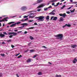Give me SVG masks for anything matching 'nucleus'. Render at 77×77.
I'll list each match as a JSON object with an SVG mask.
<instances>
[{
  "mask_svg": "<svg viewBox=\"0 0 77 77\" xmlns=\"http://www.w3.org/2000/svg\"><path fill=\"white\" fill-rule=\"evenodd\" d=\"M55 37H57V39H60L62 40L63 38V34H60L55 35Z\"/></svg>",
  "mask_w": 77,
  "mask_h": 77,
  "instance_id": "f257e3e1",
  "label": "nucleus"
},
{
  "mask_svg": "<svg viewBox=\"0 0 77 77\" xmlns=\"http://www.w3.org/2000/svg\"><path fill=\"white\" fill-rule=\"evenodd\" d=\"M45 18V17L44 16H39V19L40 20H41L40 21H42L44 20V18Z\"/></svg>",
  "mask_w": 77,
  "mask_h": 77,
  "instance_id": "f03ea898",
  "label": "nucleus"
},
{
  "mask_svg": "<svg viewBox=\"0 0 77 77\" xmlns=\"http://www.w3.org/2000/svg\"><path fill=\"white\" fill-rule=\"evenodd\" d=\"M57 19V17H54V16H52L51 18V20H52L56 21Z\"/></svg>",
  "mask_w": 77,
  "mask_h": 77,
  "instance_id": "7ed1b4c3",
  "label": "nucleus"
},
{
  "mask_svg": "<svg viewBox=\"0 0 77 77\" xmlns=\"http://www.w3.org/2000/svg\"><path fill=\"white\" fill-rule=\"evenodd\" d=\"M45 6V4H42L38 6L37 8L39 9V8H42V7H44V6Z\"/></svg>",
  "mask_w": 77,
  "mask_h": 77,
  "instance_id": "20e7f679",
  "label": "nucleus"
},
{
  "mask_svg": "<svg viewBox=\"0 0 77 77\" xmlns=\"http://www.w3.org/2000/svg\"><path fill=\"white\" fill-rule=\"evenodd\" d=\"M27 9V7L25 6H23L21 8V9L22 10V11H26Z\"/></svg>",
  "mask_w": 77,
  "mask_h": 77,
  "instance_id": "39448f33",
  "label": "nucleus"
},
{
  "mask_svg": "<svg viewBox=\"0 0 77 77\" xmlns=\"http://www.w3.org/2000/svg\"><path fill=\"white\" fill-rule=\"evenodd\" d=\"M71 27V25L66 24L65 25L63 26H62V27L63 28H65V27Z\"/></svg>",
  "mask_w": 77,
  "mask_h": 77,
  "instance_id": "423d86ee",
  "label": "nucleus"
},
{
  "mask_svg": "<svg viewBox=\"0 0 77 77\" xmlns=\"http://www.w3.org/2000/svg\"><path fill=\"white\" fill-rule=\"evenodd\" d=\"M59 15H60V17H63L64 18H65V16H66V14H59Z\"/></svg>",
  "mask_w": 77,
  "mask_h": 77,
  "instance_id": "0eeeda50",
  "label": "nucleus"
},
{
  "mask_svg": "<svg viewBox=\"0 0 77 77\" xmlns=\"http://www.w3.org/2000/svg\"><path fill=\"white\" fill-rule=\"evenodd\" d=\"M0 37L1 38H4V37H5V35L2 34V33H0Z\"/></svg>",
  "mask_w": 77,
  "mask_h": 77,
  "instance_id": "6e6552de",
  "label": "nucleus"
},
{
  "mask_svg": "<svg viewBox=\"0 0 77 77\" xmlns=\"http://www.w3.org/2000/svg\"><path fill=\"white\" fill-rule=\"evenodd\" d=\"M76 61H77V59L75 58L72 60V62L73 63H76Z\"/></svg>",
  "mask_w": 77,
  "mask_h": 77,
  "instance_id": "1a4fd4ad",
  "label": "nucleus"
},
{
  "mask_svg": "<svg viewBox=\"0 0 77 77\" xmlns=\"http://www.w3.org/2000/svg\"><path fill=\"white\" fill-rule=\"evenodd\" d=\"M21 25H22L23 26L22 27V28H23V27H24V26H27V24L26 23H22L21 24Z\"/></svg>",
  "mask_w": 77,
  "mask_h": 77,
  "instance_id": "9d476101",
  "label": "nucleus"
},
{
  "mask_svg": "<svg viewBox=\"0 0 77 77\" xmlns=\"http://www.w3.org/2000/svg\"><path fill=\"white\" fill-rule=\"evenodd\" d=\"M49 15H55V13H54L53 11H52L51 12L49 13Z\"/></svg>",
  "mask_w": 77,
  "mask_h": 77,
  "instance_id": "9b49d317",
  "label": "nucleus"
},
{
  "mask_svg": "<svg viewBox=\"0 0 77 77\" xmlns=\"http://www.w3.org/2000/svg\"><path fill=\"white\" fill-rule=\"evenodd\" d=\"M26 62H27V63H29L30 62H31V59L30 58L28 59V60H26Z\"/></svg>",
  "mask_w": 77,
  "mask_h": 77,
  "instance_id": "f8f14e48",
  "label": "nucleus"
},
{
  "mask_svg": "<svg viewBox=\"0 0 77 77\" xmlns=\"http://www.w3.org/2000/svg\"><path fill=\"white\" fill-rule=\"evenodd\" d=\"M17 24V23H15L14 24H12L10 26V27H14V26H15V25Z\"/></svg>",
  "mask_w": 77,
  "mask_h": 77,
  "instance_id": "ddd939ff",
  "label": "nucleus"
},
{
  "mask_svg": "<svg viewBox=\"0 0 77 77\" xmlns=\"http://www.w3.org/2000/svg\"><path fill=\"white\" fill-rule=\"evenodd\" d=\"M72 47L73 48H75V47H77V45H73L72 46Z\"/></svg>",
  "mask_w": 77,
  "mask_h": 77,
  "instance_id": "4468645a",
  "label": "nucleus"
},
{
  "mask_svg": "<svg viewBox=\"0 0 77 77\" xmlns=\"http://www.w3.org/2000/svg\"><path fill=\"white\" fill-rule=\"evenodd\" d=\"M42 2V0H38L37 1V3H41Z\"/></svg>",
  "mask_w": 77,
  "mask_h": 77,
  "instance_id": "2eb2a0df",
  "label": "nucleus"
},
{
  "mask_svg": "<svg viewBox=\"0 0 77 77\" xmlns=\"http://www.w3.org/2000/svg\"><path fill=\"white\" fill-rule=\"evenodd\" d=\"M45 18L47 20H48L49 19L50 17L49 16H47V17H46Z\"/></svg>",
  "mask_w": 77,
  "mask_h": 77,
  "instance_id": "dca6fc26",
  "label": "nucleus"
},
{
  "mask_svg": "<svg viewBox=\"0 0 77 77\" xmlns=\"http://www.w3.org/2000/svg\"><path fill=\"white\" fill-rule=\"evenodd\" d=\"M12 34L13 35V36H15L17 35V33L15 32H13Z\"/></svg>",
  "mask_w": 77,
  "mask_h": 77,
  "instance_id": "f3484780",
  "label": "nucleus"
},
{
  "mask_svg": "<svg viewBox=\"0 0 77 77\" xmlns=\"http://www.w3.org/2000/svg\"><path fill=\"white\" fill-rule=\"evenodd\" d=\"M63 18L62 17H61L60 18V21H63Z\"/></svg>",
  "mask_w": 77,
  "mask_h": 77,
  "instance_id": "a211bd4d",
  "label": "nucleus"
},
{
  "mask_svg": "<svg viewBox=\"0 0 77 77\" xmlns=\"http://www.w3.org/2000/svg\"><path fill=\"white\" fill-rule=\"evenodd\" d=\"M30 53H33V52H35V50H30Z\"/></svg>",
  "mask_w": 77,
  "mask_h": 77,
  "instance_id": "6ab92c4d",
  "label": "nucleus"
},
{
  "mask_svg": "<svg viewBox=\"0 0 77 77\" xmlns=\"http://www.w3.org/2000/svg\"><path fill=\"white\" fill-rule=\"evenodd\" d=\"M29 18H33L34 16H29Z\"/></svg>",
  "mask_w": 77,
  "mask_h": 77,
  "instance_id": "aec40b11",
  "label": "nucleus"
},
{
  "mask_svg": "<svg viewBox=\"0 0 77 77\" xmlns=\"http://www.w3.org/2000/svg\"><path fill=\"white\" fill-rule=\"evenodd\" d=\"M38 74L39 75H42V72H39L38 73Z\"/></svg>",
  "mask_w": 77,
  "mask_h": 77,
  "instance_id": "412c9836",
  "label": "nucleus"
},
{
  "mask_svg": "<svg viewBox=\"0 0 77 77\" xmlns=\"http://www.w3.org/2000/svg\"><path fill=\"white\" fill-rule=\"evenodd\" d=\"M61 77V75H56V77Z\"/></svg>",
  "mask_w": 77,
  "mask_h": 77,
  "instance_id": "4be33fe9",
  "label": "nucleus"
},
{
  "mask_svg": "<svg viewBox=\"0 0 77 77\" xmlns=\"http://www.w3.org/2000/svg\"><path fill=\"white\" fill-rule=\"evenodd\" d=\"M7 42H12V40H7Z\"/></svg>",
  "mask_w": 77,
  "mask_h": 77,
  "instance_id": "5701e85b",
  "label": "nucleus"
},
{
  "mask_svg": "<svg viewBox=\"0 0 77 77\" xmlns=\"http://www.w3.org/2000/svg\"><path fill=\"white\" fill-rule=\"evenodd\" d=\"M65 7V5H63L62 7L61 8V9H63Z\"/></svg>",
  "mask_w": 77,
  "mask_h": 77,
  "instance_id": "b1692460",
  "label": "nucleus"
},
{
  "mask_svg": "<svg viewBox=\"0 0 77 77\" xmlns=\"http://www.w3.org/2000/svg\"><path fill=\"white\" fill-rule=\"evenodd\" d=\"M30 39H31V40H32V39H34L33 37H32V36H30Z\"/></svg>",
  "mask_w": 77,
  "mask_h": 77,
  "instance_id": "393cba45",
  "label": "nucleus"
},
{
  "mask_svg": "<svg viewBox=\"0 0 77 77\" xmlns=\"http://www.w3.org/2000/svg\"><path fill=\"white\" fill-rule=\"evenodd\" d=\"M48 8H45L44 9V10L45 11H47V10H48Z\"/></svg>",
  "mask_w": 77,
  "mask_h": 77,
  "instance_id": "a878e982",
  "label": "nucleus"
},
{
  "mask_svg": "<svg viewBox=\"0 0 77 77\" xmlns=\"http://www.w3.org/2000/svg\"><path fill=\"white\" fill-rule=\"evenodd\" d=\"M1 56H2V57H4V56H5V54H1Z\"/></svg>",
  "mask_w": 77,
  "mask_h": 77,
  "instance_id": "bb28decb",
  "label": "nucleus"
},
{
  "mask_svg": "<svg viewBox=\"0 0 77 77\" xmlns=\"http://www.w3.org/2000/svg\"><path fill=\"white\" fill-rule=\"evenodd\" d=\"M20 23H21V22H17V23H16V24H20Z\"/></svg>",
  "mask_w": 77,
  "mask_h": 77,
  "instance_id": "cd10ccee",
  "label": "nucleus"
},
{
  "mask_svg": "<svg viewBox=\"0 0 77 77\" xmlns=\"http://www.w3.org/2000/svg\"><path fill=\"white\" fill-rule=\"evenodd\" d=\"M22 57V55H20L19 56L17 57L18 58H20Z\"/></svg>",
  "mask_w": 77,
  "mask_h": 77,
  "instance_id": "c85d7f7f",
  "label": "nucleus"
},
{
  "mask_svg": "<svg viewBox=\"0 0 77 77\" xmlns=\"http://www.w3.org/2000/svg\"><path fill=\"white\" fill-rule=\"evenodd\" d=\"M8 34V35H12L13 32H9Z\"/></svg>",
  "mask_w": 77,
  "mask_h": 77,
  "instance_id": "c756f323",
  "label": "nucleus"
},
{
  "mask_svg": "<svg viewBox=\"0 0 77 77\" xmlns=\"http://www.w3.org/2000/svg\"><path fill=\"white\" fill-rule=\"evenodd\" d=\"M15 23V22H10L9 23V24H12V23Z\"/></svg>",
  "mask_w": 77,
  "mask_h": 77,
  "instance_id": "7c9ffc66",
  "label": "nucleus"
},
{
  "mask_svg": "<svg viewBox=\"0 0 77 77\" xmlns=\"http://www.w3.org/2000/svg\"><path fill=\"white\" fill-rule=\"evenodd\" d=\"M77 3V2H72V4H76Z\"/></svg>",
  "mask_w": 77,
  "mask_h": 77,
  "instance_id": "2f4dec72",
  "label": "nucleus"
},
{
  "mask_svg": "<svg viewBox=\"0 0 77 77\" xmlns=\"http://www.w3.org/2000/svg\"><path fill=\"white\" fill-rule=\"evenodd\" d=\"M34 29V27H31L29 28H28V29Z\"/></svg>",
  "mask_w": 77,
  "mask_h": 77,
  "instance_id": "473e14b6",
  "label": "nucleus"
},
{
  "mask_svg": "<svg viewBox=\"0 0 77 77\" xmlns=\"http://www.w3.org/2000/svg\"><path fill=\"white\" fill-rule=\"evenodd\" d=\"M13 36V35H10L9 36V38H12V37Z\"/></svg>",
  "mask_w": 77,
  "mask_h": 77,
  "instance_id": "72a5a7b5",
  "label": "nucleus"
},
{
  "mask_svg": "<svg viewBox=\"0 0 77 77\" xmlns=\"http://www.w3.org/2000/svg\"><path fill=\"white\" fill-rule=\"evenodd\" d=\"M3 33L4 34H5V35H8V33H6V32H3Z\"/></svg>",
  "mask_w": 77,
  "mask_h": 77,
  "instance_id": "f704fd0d",
  "label": "nucleus"
},
{
  "mask_svg": "<svg viewBox=\"0 0 77 77\" xmlns=\"http://www.w3.org/2000/svg\"><path fill=\"white\" fill-rule=\"evenodd\" d=\"M27 17H28V16H24L23 17V18H27Z\"/></svg>",
  "mask_w": 77,
  "mask_h": 77,
  "instance_id": "c9c22d12",
  "label": "nucleus"
},
{
  "mask_svg": "<svg viewBox=\"0 0 77 77\" xmlns=\"http://www.w3.org/2000/svg\"><path fill=\"white\" fill-rule=\"evenodd\" d=\"M36 18L38 20H40V19H39V17H36Z\"/></svg>",
  "mask_w": 77,
  "mask_h": 77,
  "instance_id": "e433bc0d",
  "label": "nucleus"
},
{
  "mask_svg": "<svg viewBox=\"0 0 77 77\" xmlns=\"http://www.w3.org/2000/svg\"><path fill=\"white\" fill-rule=\"evenodd\" d=\"M42 48H47V47H45V46H42Z\"/></svg>",
  "mask_w": 77,
  "mask_h": 77,
  "instance_id": "4c0bfd02",
  "label": "nucleus"
},
{
  "mask_svg": "<svg viewBox=\"0 0 77 77\" xmlns=\"http://www.w3.org/2000/svg\"><path fill=\"white\" fill-rule=\"evenodd\" d=\"M49 2L50 3H54V2H53V0H51L50 1H49Z\"/></svg>",
  "mask_w": 77,
  "mask_h": 77,
  "instance_id": "58836bf2",
  "label": "nucleus"
},
{
  "mask_svg": "<svg viewBox=\"0 0 77 77\" xmlns=\"http://www.w3.org/2000/svg\"><path fill=\"white\" fill-rule=\"evenodd\" d=\"M37 56H38V55L36 54L35 55H34L33 57V58H35V57H36Z\"/></svg>",
  "mask_w": 77,
  "mask_h": 77,
  "instance_id": "ea45409f",
  "label": "nucleus"
},
{
  "mask_svg": "<svg viewBox=\"0 0 77 77\" xmlns=\"http://www.w3.org/2000/svg\"><path fill=\"white\" fill-rule=\"evenodd\" d=\"M32 21H33V20H30L29 21V22H32Z\"/></svg>",
  "mask_w": 77,
  "mask_h": 77,
  "instance_id": "a19ab883",
  "label": "nucleus"
},
{
  "mask_svg": "<svg viewBox=\"0 0 77 77\" xmlns=\"http://www.w3.org/2000/svg\"><path fill=\"white\" fill-rule=\"evenodd\" d=\"M52 8V6H49L48 7V9H50V8Z\"/></svg>",
  "mask_w": 77,
  "mask_h": 77,
  "instance_id": "79ce46f5",
  "label": "nucleus"
},
{
  "mask_svg": "<svg viewBox=\"0 0 77 77\" xmlns=\"http://www.w3.org/2000/svg\"><path fill=\"white\" fill-rule=\"evenodd\" d=\"M57 0H53L54 3H55V2H56V1H57Z\"/></svg>",
  "mask_w": 77,
  "mask_h": 77,
  "instance_id": "37998d69",
  "label": "nucleus"
},
{
  "mask_svg": "<svg viewBox=\"0 0 77 77\" xmlns=\"http://www.w3.org/2000/svg\"><path fill=\"white\" fill-rule=\"evenodd\" d=\"M41 9H38L37 10V11H38V12H39L40 11H41Z\"/></svg>",
  "mask_w": 77,
  "mask_h": 77,
  "instance_id": "c03bdc74",
  "label": "nucleus"
},
{
  "mask_svg": "<svg viewBox=\"0 0 77 77\" xmlns=\"http://www.w3.org/2000/svg\"><path fill=\"white\" fill-rule=\"evenodd\" d=\"M27 32L25 31L24 33V34H27Z\"/></svg>",
  "mask_w": 77,
  "mask_h": 77,
  "instance_id": "a18cd8bd",
  "label": "nucleus"
},
{
  "mask_svg": "<svg viewBox=\"0 0 77 77\" xmlns=\"http://www.w3.org/2000/svg\"><path fill=\"white\" fill-rule=\"evenodd\" d=\"M20 53H19V54H17L16 55V56H18V55H19V54H20Z\"/></svg>",
  "mask_w": 77,
  "mask_h": 77,
  "instance_id": "49530a36",
  "label": "nucleus"
},
{
  "mask_svg": "<svg viewBox=\"0 0 77 77\" xmlns=\"http://www.w3.org/2000/svg\"><path fill=\"white\" fill-rule=\"evenodd\" d=\"M67 14H70V12L69 11H67L66 12Z\"/></svg>",
  "mask_w": 77,
  "mask_h": 77,
  "instance_id": "de8ad7c7",
  "label": "nucleus"
},
{
  "mask_svg": "<svg viewBox=\"0 0 77 77\" xmlns=\"http://www.w3.org/2000/svg\"><path fill=\"white\" fill-rule=\"evenodd\" d=\"M11 47H12V48H14V47H15V46L14 45H11Z\"/></svg>",
  "mask_w": 77,
  "mask_h": 77,
  "instance_id": "09e8293b",
  "label": "nucleus"
},
{
  "mask_svg": "<svg viewBox=\"0 0 77 77\" xmlns=\"http://www.w3.org/2000/svg\"><path fill=\"white\" fill-rule=\"evenodd\" d=\"M34 25H38V24L36 23H34Z\"/></svg>",
  "mask_w": 77,
  "mask_h": 77,
  "instance_id": "8fccbe9b",
  "label": "nucleus"
},
{
  "mask_svg": "<svg viewBox=\"0 0 77 77\" xmlns=\"http://www.w3.org/2000/svg\"><path fill=\"white\" fill-rule=\"evenodd\" d=\"M56 9H54V10L52 11V12H56Z\"/></svg>",
  "mask_w": 77,
  "mask_h": 77,
  "instance_id": "3c124183",
  "label": "nucleus"
},
{
  "mask_svg": "<svg viewBox=\"0 0 77 77\" xmlns=\"http://www.w3.org/2000/svg\"><path fill=\"white\" fill-rule=\"evenodd\" d=\"M22 32V31H18L17 32V33H21Z\"/></svg>",
  "mask_w": 77,
  "mask_h": 77,
  "instance_id": "603ef678",
  "label": "nucleus"
},
{
  "mask_svg": "<svg viewBox=\"0 0 77 77\" xmlns=\"http://www.w3.org/2000/svg\"><path fill=\"white\" fill-rule=\"evenodd\" d=\"M33 14H34L33 13H31L29 15H33Z\"/></svg>",
  "mask_w": 77,
  "mask_h": 77,
  "instance_id": "864d4df0",
  "label": "nucleus"
},
{
  "mask_svg": "<svg viewBox=\"0 0 77 77\" xmlns=\"http://www.w3.org/2000/svg\"><path fill=\"white\" fill-rule=\"evenodd\" d=\"M48 63L50 65H52V63H50V62H48Z\"/></svg>",
  "mask_w": 77,
  "mask_h": 77,
  "instance_id": "5fc2aeb1",
  "label": "nucleus"
},
{
  "mask_svg": "<svg viewBox=\"0 0 77 77\" xmlns=\"http://www.w3.org/2000/svg\"><path fill=\"white\" fill-rule=\"evenodd\" d=\"M70 12H74V10L70 11Z\"/></svg>",
  "mask_w": 77,
  "mask_h": 77,
  "instance_id": "6e6d98bb",
  "label": "nucleus"
},
{
  "mask_svg": "<svg viewBox=\"0 0 77 77\" xmlns=\"http://www.w3.org/2000/svg\"><path fill=\"white\" fill-rule=\"evenodd\" d=\"M2 73L0 74V77H2Z\"/></svg>",
  "mask_w": 77,
  "mask_h": 77,
  "instance_id": "4d7b16f0",
  "label": "nucleus"
},
{
  "mask_svg": "<svg viewBox=\"0 0 77 77\" xmlns=\"http://www.w3.org/2000/svg\"><path fill=\"white\" fill-rule=\"evenodd\" d=\"M28 20V18H26V19H25L24 20V21H26V20Z\"/></svg>",
  "mask_w": 77,
  "mask_h": 77,
  "instance_id": "13d9d810",
  "label": "nucleus"
},
{
  "mask_svg": "<svg viewBox=\"0 0 77 77\" xmlns=\"http://www.w3.org/2000/svg\"><path fill=\"white\" fill-rule=\"evenodd\" d=\"M28 51H29V50H28L26 51H25V53H27V52H28Z\"/></svg>",
  "mask_w": 77,
  "mask_h": 77,
  "instance_id": "bf43d9fd",
  "label": "nucleus"
},
{
  "mask_svg": "<svg viewBox=\"0 0 77 77\" xmlns=\"http://www.w3.org/2000/svg\"><path fill=\"white\" fill-rule=\"evenodd\" d=\"M16 76H17V77H19V75H18V74H17L16 75Z\"/></svg>",
  "mask_w": 77,
  "mask_h": 77,
  "instance_id": "052dcab7",
  "label": "nucleus"
},
{
  "mask_svg": "<svg viewBox=\"0 0 77 77\" xmlns=\"http://www.w3.org/2000/svg\"><path fill=\"white\" fill-rule=\"evenodd\" d=\"M21 21H22L23 22H24L25 20H21Z\"/></svg>",
  "mask_w": 77,
  "mask_h": 77,
  "instance_id": "680f3d73",
  "label": "nucleus"
},
{
  "mask_svg": "<svg viewBox=\"0 0 77 77\" xmlns=\"http://www.w3.org/2000/svg\"><path fill=\"white\" fill-rule=\"evenodd\" d=\"M60 3L59 2H58L57 4V6Z\"/></svg>",
  "mask_w": 77,
  "mask_h": 77,
  "instance_id": "e2e57ef3",
  "label": "nucleus"
},
{
  "mask_svg": "<svg viewBox=\"0 0 77 77\" xmlns=\"http://www.w3.org/2000/svg\"><path fill=\"white\" fill-rule=\"evenodd\" d=\"M54 5V3H52V6H53V5Z\"/></svg>",
  "mask_w": 77,
  "mask_h": 77,
  "instance_id": "0e129e2a",
  "label": "nucleus"
},
{
  "mask_svg": "<svg viewBox=\"0 0 77 77\" xmlns=\"http://www.w3.org/2000/svg\"><path fill=\"white\" fill-rule=\"evenodd\" d=\"M71 8V7H69V8H68V9H70Z\"/></svg>",
  "mask_w": 77,
  "mask_h": 77,
  "instance_id": "69168bd1",
  "label": "nucleus"
},
{
  "mask_svg": "<svg viewBox=\"0 0 77 77\" xmlns=\"http://www.w3.org/2000/svg\"><path fill=\"white\" fill-rule=\"evenodd\" d=\"M31 44V43H29L28 44V45H30Z\"/></svg>",
  "mask_w": 77,
  "mask_h": 77,
  "instance_id": "338daca9",
  "label": "nucleus"
},
{
  "mask_svg": "<svg viewBox=\"0 0 77 77\" xmlns=\"http://www.w3.org/2000/svg\"><path fill=\"white\" fill-rule=\"evenodd\" d=\"M70 2H72L73 1L72 0H70Z\"/></svg>",
  "mask_w": 77,
  "mask_h": 77,
  "instance_id": "774afa93",
  "label": "nucleus"
}]
</instances>
